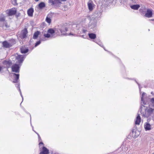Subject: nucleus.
<instances>
[{
	"instance_id": "nucleus-50",
	"label": "nucleus",
	"mask_w": 154,
	"mask_h": 154,
	"mask_svg": "<svg viewBox=\"0 0 154 154\" xmlns=\"http://www.w3.org/2000/svg\"><path fill=\"white\" fill-rule=\"evenodd\" d=\"M69 34H70V35H73V34H71V33H70Z\"/></svg>"
},
{
	"instance_id": "nucleus-12",
	"label": "nucleus",
	"mask_w": 154,
	"mask_h": 154,
	"mask_svg": "<svg viewBox=\"0 0 154 154\" xmlns=\"http://www.w3.org/2000/svg\"><path fill=\"white\" fill-rule=\"evenodd\" d=\"M144 128L146 131H149L151 129L150 125L147 122L145 123L144 125Z\"/></svg>"
},
{
	"instance_id": "nucleus-20",
	"label": "nucleus",
	"mask_w": 154,
	"mask_h": 154,
	"mask_svg": "<svg viewBox=\"0 0 154 154\" xmlns=\"http://www.w3.org/2000/svg\"><path fill=\"white\" fill-rule=\"evenodd\" d=\"M17 12L16 10H13L12 9L9 10L8 13V15L9 16H12L15 14Z\"/></svg>"
},
{
	"instance_id": "nucleus-30",
	"label": "nucleus",
	"mask_w": 154,
	"mask_h": 154,
	"mask_svg": "<svg viewBox=\"0 0 154 154\" xmlns=\"http://www.w3.org/2000/svg\"><path fill=\"white\" fill-rule=\"evenodd\" d=\"M44 36L45 38H51V36L48 33H47V34H44Z\"/></svg>"
},
{
	"instance_id": "nucleus-35",
	"label": "nucleus",
	"mask_w": 154,
	"mask_h": 154,
	"mask_svg": "<svg viewBox=\"0 0 154 154\" xmlns=\"http://www.w3.org/2000/svg\"><path fill=\"white\" fill-rule=\"evenodd\" d=\"M12 4L14 5H17V0H11Z\"/></svg>"
},
{
	"instance_id": "nucleus-6",
	"label": "nucleus",
	"mask_w": 154,
	"mask_h": 154,
	"mask_svg": "<svg viewBox=\"0 0 154 154\" xmlns=\"http://www.w3.org/2000/svg\"><path fill=\"white\" fill-rule=\"evenodd\" d=\"M20 66L19 64H15L11 67L12 71L16 73H19L20 72Z\"/></svg>"
},
{
	"instance_id": "nucleus-25",
	"label": "nucleus",
	"mask_w": 154,
	"mask_h": 154,
	"mask_svg": "<svg viewBox=\"0 0 154 154\" xmlns=\"http://www.w3.org/2000/svg\"><path fill=\"white\" fill-rule=\"evenodd\" d=\"M61 2L60 0H55L54 4L53 5H54L55 6H59Z\"/></svg>"
},
{
	"instance_id": "nucleus-32",
	"label": "nucleus",
	"mask_w": 154,
	"mask_h": 154,
	"mask_svg": "<svg viewBox=\"0 0 154 154\" xmlns=\"http://www.w3.org/2000/svg\"><path fill=\"white\" fill-rule=\"evenodd\" d=\"M99 45L100 46L103 47L104 49L106 51H107V50L105 49V48L103 47V44L102 43L100 42V41H99L97 44Z\"/></svg>"
},
{
	"instance_id": "nucleus-2",
	"label": "nucleus",
	"mask_w": 154,
	"mask_h": 154,
	"mask_svg": "<svg viewBox=\"0 0 154 154\" xmlns=\"http://www.w3.org/2000/svg\"><path fill=\"white\" fill-rule=\"evenodd\" d=\"M154 109L151 108L148 109L143 104L141 105L140 112L143 116L148 118L153 112Z\"/></svg>"
},
{
	"instance_id": "nucleus-23",
	"label": "nucleus",
	"mask_w": 154,
	"mask_h": 154,
	"mask_svg": "<svg viewBox=\"0 0 154 154\" xmlns=\"http://www.w3.org/2000/svg\"><path fill=\"white\" fill-rule=\"evenodd\" d=\"M45 7V3L43 2H40L38 5V7L39 9H42Z\"/></svg>"
},
{
	"instance_id": "nucleus-41",
	"label": "nucleus",
	"mask_w": 154,
	"mask_h": 154,
	"mask_svg": "<svg viewBox=\"0 0 154 154\" xmlns=\"http://www.w3.org/2000/svg\"><path fill=\"white\" fill-rule=\"evenodd\" d=\"M100 41V39H96L94 41V42H95V43H96L97 44V43H98V42Z\"/></svg>"
},
{
	"instance_id": "nucleus-33",
	"label": "nucleus",
	"mask_w": 154,
	"mask_h": 154,
	"mask_svg": "<svg viewBox=\"0 0 154 154\" xmlns=\"http://www.w3.org/2000/svg\"><path fill=\"white\" fill-rule=\"evenodd\" d=\"M41 43V42L40 40H39L38 41H37L35 43V47H36L39 45H40Z\"/></svg>"
},
{
	"instance_id": "nucleus-15",
	"label": "nucleus",
	"mask_w": 154,
	"mask_h": 154,
	"mask_svg": "<svg viewBox=\"0 0 154 154\" xmlns=\"http://www.w3.org/2000/svg\"><path fill=\"white\" fill-rule=\"evenodd\" d=\"M88 8L90 11H92L93 9V2L92 1L90 0L88 3Z\"/></svg>"
},
{
	"instance_id": "nucleus-13",
	"label": "nucleus",
	"mask_w": 154,
	"mask_h": 154,
	"mask_svg": "<svg viewBox=\"0 0 154 154\" xmlns=\"http://www.w3.org/2000/svg\"><path fill=\"white\" fill-rule=\"evenodd\" d=\"M2 45L4 48H8L11 47L9 42H8L6 41L2 42Z\"/></svg>"
},
{
	"instance_id": "nucleus-44",
	"label": "nucleus",
	"mask_w": 154,
	"mask_h": 154,
	"mask_svg": "<svg viewBox=\"0 0 154 154\" xmlns=\"http://www.w3.org/2000/svg\"><path fill=\"white\" fill-rule=\"evenodd\" d=\"M20 13H17L16 16L17 17H18L20 16Z\"/></svg>"
},
{
	"instance_id": "nucleus-34",
	"label": "nucleus",
	"mask_w": 154,
	"mask_h": 154,
	"mask_svg": "<svg viewBox=\"0 0 154 154\" xmlns=\"http://www.w3.org/2000/svg\"><path fill=\"white\" fill-rule=\"evenodd\" d=\"M33 130L38 135V141H42V139L39 135L36 132H35V131H34V130L33 129Z\"/></svg>"
},
{
	"instance_id": "nucleus-51",
	"label": "nucleus",
	"mask_w": 154,
	"mask_h": 154,
	"mask_svg": "<svg viewBox=\"0 0 154 154\" xmlns=\"http://www.w3.org/2000/svg\"><path fill=\"white\" fill-rule=\"evenodd\" d=\"M30 120L31 121V116L30 115Z\"/></svg>"
},
{
	"instance_id": "nucleus-40",
	"label": "nucleus",
	"mask_w": 154,
	"mask_h": 154,
	"mask_svg": "<svg viewBox=\"0 0 154 154\" xmlns=\"http://www.w3.org/2000/svg\"><path fill=\"white\" fill-rule=\"evenodd\" d=\"M87 30L86 29L82 28V33H85L87 32Z\"/></svg>"
},
{
	"instance_id": "nucleus-11",
	"label": "nucleus",
	"mask_w": 154,
	"mask_h": 154,
	"mask_svg": "<svg viewBox=\"0 0 154 154\" xmlns=\"http://www.w3.org/2000/svg\"><path fill=\"white\" fill-rule=\"evenodd\" d=\"M49 150L45 147L43 146L42 148V151L40 152L39 154H48Z\"/></svg>"
},
{
	"instance_id": "nucleus-45",
	"label": "nucleus",
	"mask_w": 154,
	"mask_h": 154,
	"mask_svg": "<svg viewBox=\"0 0 154 154\" xmlns=\"http://www.w3.org/2000/svg\"><path fill=\"white\" fill-rule=\"evenodd\" d=\"M45 38H43L42 39V41H45Z\"/></svg>"
},
{
	"instance_id": "nucleus-37",
	"label": "nucleus",
	"mask_w": 154,
	"mask_h": 154,
	"mask_svg": "<svg viewBox=\"0 0 154 154\" xmlns=\"http://www.w3.org/2000/svg\"><path fill=\"white\" fill-rule=\"evenodd\" d=\"M5 23L4 27L5 26L6 28H9L10 27V26L8 24L7 21L6 22H5Z\"/></svg>"
},
{
	"instance_id": "nucleus-52",
	"label": "nucleus",
	"mask_w": 154,
	"mask_h": 154,
	"mask_svg": "<svg viewBox=\"0 0 154 154\" xmlns=\"http://www.w3.org/2000/svg\"><path fill=\"white\" fill-rule=\"evenodd\" d=\"M76 34H75V36H76Z\"/></svg>"
},
{
	"instance_id": "nucleus-5",
	"label": "nucleus",
	"mask_w": 154,
	"mask_h": 154,
	"mask_svg": "<svg viewBox=\"0 0 154 154\" xmlns=\"http://www.w3.org/2000/svg\"><path fill=\"white\" fill-rule=\"evenodd\" d=\"M47 32L51 36V38H55L58 35H57V32H56V28L55 30L52 28L49 29L48 30Z\"/></svg>"
},
{
	"instance_id": "nucleus-47",
	"label": "nucleus",
	"mask_w": 154,
	"mask_h": 154,
	"mask_svg": "<svg viewBox=\"0 0 154 154\" xmlns=\"http://www.w3.org/2000/svg\"><path fill=\"white\" fill-rule=\"evenodd\" d=\"M39 0H35V2H38L39 1Z\"/></svg>"
},
{
	"instance_id": "nucleus-17",
	"label": "nucleus",
	"mask_w": 154,
	"mask_h": 154,
	"mask_svg": "<svg viewBox=\"0 0 154 154\" xmlns=\"http://www.w3.org/2000/svg\"><path fill=\"white\" fill-rule=\"evenodd\" d=\"M29 50L28 48L25 47H22L20 48V52L22 54H26L28 52Z\"/></svg>"
},
{
	"instance_id": "nucleus-3",
	"label": "nucleus",
	"mask_w": 154,
	"mask_h": 154,
	"mask_svg": "<svg viewBox=\"0 0 154 154\" xmlns=\"http://www.w3.org/2000/svg\"><path fill=\"white\" fill-rule=\"evenodd\" d=\"M67 24L65 23L60 24L56 28V32H57V35H65L68 30V27L66 26Z\"/></svg>"
},
{
	"instance_id": "nucleus-4",
	"label": "nucleus",
	"mask_w": 154,
	"mask_h": 154,
	"mask_svg": "<svg viewBox=\"0 0 154 154\" xmlns=\"http://www.w3.org/2000/svg\"><path fill=\"white\" fill-rule=\"evenodd\" d=\"M28 33L27 29L26 28H25L21 31V32H19V33L18 34V36L21 39H23L26 37Z\"/></svg>"
},
{
	"instance_id": "nucleus-48",
	"label": "nucleus",
	"mask_w": 154,
	"mask_h": 154,
	"mask_svg": "<svg viewBox=\"0 0 154 154\" xmlns=\"http://www.w3.org/2000/svg\"><path fill=\"white\" fill-rule=\"evenodd\" d=\"M151 20H152V21H154V19H152Z\"/></svg>"
},
{
	"instance_id": "nucleus-8",
	"label": "nucleus",
	"mask_w": 154,
	"mask_h": 154,
	"mask_svg": "<svg viewBox=\"0 0 154 154\" xmlns=\"http://www.w3.org/2000/svg\"><path fill=\"white\" fill-rule=\"evenodd\" d=\"M152 10L149 9H147L146 13L144 15V16L148 18H150L152 16Z\"/></svg>"
},
{
	"instance_id": "nucleus-49",
	"label": "nucleus",
	"mask_w": 154,
	"mask_h": 154,
	"mask_svg": "<svg viewBox=\"0 0 154 154\" xmlns=\"http://www.w3.org/2000/svg\"><path fill=\"white\" fill-rule=\"evenodd\" d=\"M151 94H153V92H151Z\"/></svg>"
},
{
	"instance_id": "nucleus-26",
	"label": "nucleus",
	"mask_w": 154,
	"mask_h": 154,
	"mask_svg": "<svg viewBox=\"0 0 154 154\" xmlns=\"http://www.w3.org/2000/svg\"><path fill=\"white\" fill-rule=\"evenodd\" d=\"M9 43L11 45V47L16 43V41L15 39H12L9 41Z\"/></svg>"
},
{
	"instance_id": "nucleus-46",
	"label": "nucleus",
	"mask_w": 154,
	"mask_h": 154,
	"mask_svg": "<svg viewBox=\"0 0 154 154\" xmlns=\"http://www.w3.org/2000/svg\"><path fill=\"white\" fill-rule=\"evenodd\" d=\"M61 1H66L67 0H60Z\"/></svg>"
},
{
	"instance_id": "nucleus-19",
	"label": "nucleus",
	"mask_w": 154,
	"mask_h": 154,
	"mask_svg": "<svg viewBox=\"0 0 154 154\" xmlns=\"http://www.w3.org/2000/svg\"><path fill=\"white\" fill-rule=\"evenodd\" d=\"M141 121V118L139 114H138L135 122L136 125H139Z\"/></svg>"
},
{
	"instance_id": "nucleus-27",
	"label": "nucleus",
	"mask_w": 154,
	"mask_h": 154,
	"mask_svg": "<svg viewBox=\"0 0 154 154\" xmlns=\"http://www.w3.org/2000/svg\"><path fill=\"white\" fill-rule=\"evenodd\" d=\"M16 87L17 86V87L18 88V90H19V91L20 92V94L21 97H22V101H23V95H22L21 90H20V85L19 84L16 85Z\"/></svg>"
},
{
	"instance_id": "nucleus-24",
	"label": "nucleus",
	"mask_w": 154,
	"mask_h": 154,
	"mask_svg": "<svg viewBox=\"0 0 154 154\" xmlns=\"http://www.w3.org/2000/svg\"><path fill=\"white\" fill-rule=\"evenodd\" d=\"M146 94L144 92H143L142 94V96L141 97V101L142 102H141V105H146V103L144 101L143 97H144V95Z\"/></svg>"
},
{
	"instance_id": "nucleus-18",
	"label": "nucleus",
	"mask_w": 154,
	"mask_h": 154,
	"mask_svg": "<svg viewBox=\"0 0 154 154\" xmlns=\"http://www.w3.org/2000/svg\"><path fill=\"white\" fill-rule=\"evenodd\" d=\"M89 37L91 39H94L96 38V35L95 34L93 33H90L88 34Z\"/></svg>"
},
{
	"instance_id": "nucleus-22",
	"label": "nucleus",
	"mask_w": 154,
	"mask_h": 154,
	"mask_svg": "<svg viewBox=\"0 0 154 154\" xmlns=\"http://www.w3.org/2000/svg\"><path fill=\"white\" fill-rule=\"evenodd\" d=\"M140 6L139 5H130L131 8L134 10H137L140 7Z\"/></svg>"
},
{
	"instance_id": "nucleus-53",
	"label": "nucleus",
	"mask_w": 154,
	"mask_h": 154,
	"mask_svg": "<svg viewBox=\"0 0 154 154\" xmlns=\"http://www.w3.org/2000/svg\"><path fill=\"white\" fill-rule=\"evenodd\" d=\"M152 154H154V153H152Z\"/></svg>"
},
{
	"instance_id": "nucleus-36",
	"label": "nucleus",
	"mask_w": 154,
	"mask_h": 154,
	"mask_svg": "<svg viewBox=\"0 0 154 154\" xmlns=\"http://www.w3.org/2000/svg\"><path fill=\"white\" fill-rule=\"evenodd\" d=\"M55 0H49V2L51 4V5L54 4Z\"/></svg>"
},
{
	"instance_id": "nucleus-14",
	"label": "nucleus",
	"mask_w": 154,
	"mask_h": 154,
	"mask_svg": "<svg viewBox=\"0 0 154 154\" xmlns=\"http://www.w3.org/2000/svg\"><path fill=\"white\" fill-rule=\"evenodd\" d=\"M34 9L32 8H29L27 11V14L29 17H32L34 12Z\"/></svg>"
},
{
	"instance_id": "nucleus-16",
	"label": "nucleus",
	"mask_w": 154,
	"mask_h": 154,
	"mask_svg": "<svg viewBox=\"0 0 154 154\" xmlns=\"http://www.w3.org/2000/svg\"><path fill=\"white\" fill-rule=\"evenodd\" d=\"M3 63L8 67L11 66L12 64V63L10 60H5L3 61Z\"/></svg>"
},
{
	"instance_id": "nucleus-7",
	"label": "nucleus",
	"mask_w": 154,
	"mask_h": 154,
	"mask_svg": "<svg viewBox=\"0 0 154 154\" xmlns=\"http://www.w3.org/2000/svg\"><path fill=\"white\" fill-rule=\"evenodd\" d=\"M26 57V55H18L16 57L17 62L20 64L22 63Z\"/></svg>"
},
{
	"instance_id": "nucleus-42",
	"label": "nucleus",
	"mask_w": 154,
	"mask_h": 154,
	"mask_svg": "<svg viewBox=\"0 0 154 154\" xmlns=\"http://www.w3.org/2000/svg\"><path fill=\"white\" fill-rule=\"evenodd\" d=\"M39 142H39V145H40L41 144L44 145V144L42 142V141H40Z\"/></svg>"
},
{
	"instance_id": "nucleus-31",
	"label": "nucleus",
	"mask_w": 154,
	"mask_h": 154,
	"mask_svg": "<svg viewBox=\"0 0 154 154\" xmlns=\"http://www.w3.org/2000/svg\"><path fill=\"white\" fill-rule=\"evenodd\" d=\"M7 21H5V22H1L0 23V27H2L4 29V24H5V22H6Z\"/></svg>"
},
{
	"instance_id": "nucleus-29",
	"label": "nucleus",
	"mask_w": 154,
	"mask_h": 154,
	"mask_svg": "<svg viewBox=\"0 0 154 154\" xmlns=\"http://www.w3.org/2000/svg\"><path fill=\"white\" fill-rule=\"evenodd\" d=\"M6 21L5 18V17L4 16H2L0 17V23L1 22H5Z\"/></svg>"
},
{
	"instance_id": "nucleus-9",
	"label": "nucleus",
	"mask_w": 154,
	"mask_h": 154,
	"mask_svg": "<svg viewBox=\"0 0 154 154\" xmlns=\"http://www.w3.org/2000/svg\"><path fill=\"white\" fill-rule=\"evenodd\" d=\"M132 133V137L134 138L137 137L140 134V132L136 129H133Z\"/></svg>"
},
{
	"instance_id": "nucleus-10",
	"label": "nucleus",
	"mask_w": 154,
	"mask_h": 154,
	"mask_svg": "<svg viewBox=\"0 0 154 154\" xmlns=\"http://www.w3.org/2000/svg\"><path fill=\"white\" fill-rule=\"evenodd\" d=\"M14 77V80L13 82V83H17L18 82L20 75L19 74H16L15 73H13Z\"/></svg>"
},
{
	"instance_id": "nucleus-1",
	"label": "nucleus",
	"mask_w": 154,
	"mask_h": 154,
	"mask_svg": "<svg viewBox=\"0 0 154 154\" xmlns=\"http://www.w3.org/2000/svg\"><path fill=\"white\" fill-rule=\"evenodd\" d=\"M101 15V11L97 10L94 12L91 18L89 16H86V18L90 21L88 28L90 32H94L96 30L97 19L100 17Z\"/></svg>"
},
{
	"instance_id": "nucleus-21",
	"label": "nucleus",
	"mask_w": 154,
	"mask_h": 154,
	"mask_svg": "<svg viewBox=\"0 0 154 154\" xmlns=\"http://www.w3.org/2000/svg\"><path fill=\"white\" fill-rule=\"evenodd\" d=\"M40 32L39 31H37L35 32L33 34V38L34 39H36L37 38L38 35L40 34Z\"/></svg>"
},
{
	"instance_id": "nucleus-43",
	"label": "nucleus",
	"mask_w": 154,
	"mask_h": 154,
	"mask_svg": "<svg viewBox=\"0 0 154 154\" xmlns=\"http://www.w3.org/2000/svg\"><path fill=\"white\" fill-rule=\"evenodd\" d=\"M3 66L0 65V72H1L3 69Z\"/></svg>"
},
{
	"instance_id": "nucleus-38",
	"label": "nucleus",
	"mask_w": 154,
	"mask_h": 154,
	"mask_svg": "<svg viewBox=\"0 0 154 154\" xmlns=\"http://www.w3.org/2000/svg\"><path fill=\"white\" fill-rule=\"evenodd\" d=\"M139 11L142 13V14H144V13L145 12V11H143V10L142 9H140V10H139Z\"/></svg>"
},
{
	"instance_id": "nucleus-28",
	"label": "nucleus",
	"mask_w": 154,
	"mask_h": 154,
	"mask_svg": "<svg viewBox=\"0 0 154 154\" xmlns=\"http://www.w3.org/2000/svg\"><path fill=\"white\" fill-rule=\"evenodd\" d=\"M46 21L48 23L50 24L51 22V19L50 18L48 17H47L46 19H45Z\"/></svg>"
},
{
	"instance_id": "nucleus-39",
	"label": "nucleus",
	"mask_w": 154,
	"mask_h": 154,
	"mask_svg": "<svg viewBox=\"0 0 154 154\" xmlns=\"http://www.w3.org/2000/svg\"><path fill=\"white\" fill-rule=\"evenodd\" d=\"M135 81L136 82V83L137 84V85H138V86H139V90H140V91H141V88L140 87V85L137 82L136 80H135Z\"/></svg>"
}]
</instances>
